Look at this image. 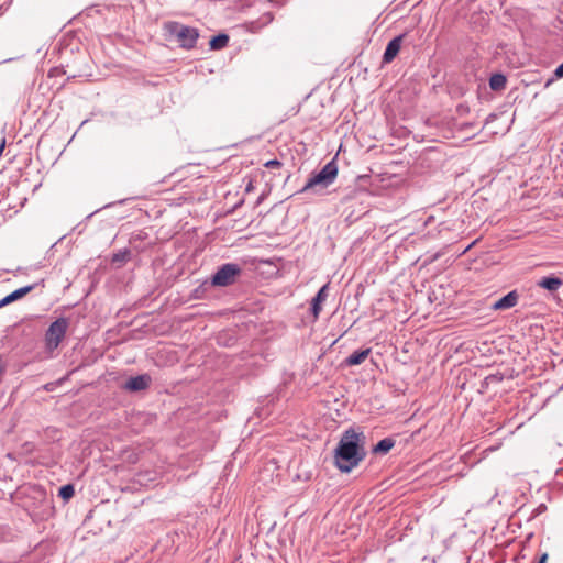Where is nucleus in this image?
<instances>
[{
    "label": "nucleus",
    "mask_w": 563,
    "mask_h": 563,
    "mask_svg": "<svg viewBox=\"0 0 563 563\" xmlns=\"http://www.w3.org/2000/svg\"><path fill=\"white\" fill-rule=\"evenodd\" d=\"M552 82H553V79H549V80L545 82V87H549Z\"/></svg>",
    "instance_id": "393cba45"
},
{
    "label": "nucleus",
    "mask_w": 563,
    "mask_h": 563,
    "mask_svg": "<svg viewBox=\"0 0 563 563\" xmlns=\"http://www.w3.org/2000/svg\"><path fill=\"white\" fill-rule=\"evenodd\" d=\"M506 77L501 74H495V90L505 88Z\"/></svg>",
    "instance_id": "f3484780"
},
{
    "label": "nucleus",
    "mask_w": 563,
    "mask_h": 563,
    "mask_svg": "<svg viewBox=\"0 0 563 563\" xmlns=\"http://www.w3.org/2000/svg\"><path fill=\"white\" fill-rule=\"evenodd\" d=\"M4 144H5V141H4V140H2V143L0 144V151H2V150H3Z\"/></svg>",
    "instance_id": "a878e982"
},
{
    "label": "nucleus",
    "mask_w": 563,
    "mask_h": 563,
    "mask_svg": "<svg viewBox=\"0 0 563 563\" xmlns=\"http://www.w3.org/2000/svg\"><path fill=\"white\" fill-rule=\"evenodd\" d=\"M242 268L236 263L221 265L211 277V285L214 287H228L233 285L241 276Z\"/></svg>",
    "instance_id": "20e7f679"
},
{
    "label": "nucleus",
    "mask_w": 563,
    "mask_h": 563,
    "mask_svg": "<svg viewBox=\"0 0 563 563\" xmlns=\"http://www.w3.org/2000/svg\"><path fill=\"white\" fill-rule=\"evenodd\" d=\"M38 284L27 285V286L21 287V288L16 289V290L12 291L11 294L7 295L5 297H3L0 300V308H2V307L7 306L9 303H12L13 301H16V300L23 298L25 295H27L33 289H35V287Z\"/></svg>",
    "instance_id": "1a4fd4ad"
},
{
    "label": "nucleus",
    "mask_w": 563,
    "mask_h": 563,
    "mask_svg": "<svg viewBox=\"0 0 563 563\" xmlns=\"http://www.w3.org/2000/svg\"><path fill=\"white\" fill-rule=\"evenodd\" d=\"M487 81H488V85H489L490 89H493V73L488 74Z\"/></svg>",
    "instance_id": "4be33fe9"
},
{
    "label": "nucleus",
    "mask_w": 563,
    "mask_h": 563,
    "mask_svg": "<svg viewBox=\"0 0 563 563\" xmlns=\"http://www.w3.org/2000/svg\"><path fill=\"white\" fill-rule=\"evenodd\" d=\"M58 495L65 499L68 500L75 495V488L71 484H66L59 488Z\"/></svg>",
    "instance_id": "dca6fc26"
},
{
    "label": "nucleus",
    "mask_w": 563,
    "mask_h": 563,
    "mask_svg": "<svg viewBox=\"0 0 563 563\" xmlns=\"http://www.w3.org/2000/svg\"><path fill=\"white\" fill-rule=\"evenodd\" d=\"M470 22L474 29L483 31L485 27L489 26V16L487 13L474 12L471 15Z\"/></svg>",
    "instance_id": "f8f14e48"
},
{
    "label": "nucleus",
    "mask_w": 563,
    "mask_h": 563,
    "mask_svg": "<svg viewBox=\"0 0 563 563\" xmlns=\"http://www.w3.org/2000/svg\"><path fill=\"white\" fill-rule=\"evenodd\" d=\"M151 382L152 378L148 374H142L128 379L124 387L130 391H141L148 388Z\"/></svg>",
    "instance_id": "0eeeda50"
},
{
    "label": "nucleus",
    "mask_w": 563,
    "mask_h": 563,
    "mask_svg": "<svg viewBox=\"0 0 563 563\" xmlns=\"http://www.w3.org/2000/svg\"><path fill=\"white\" fill-rule=\"evenodd\" d=\"M563 285L559 277H543L538 282V286L549 291H556Z\"/></svg>",
    "instance_id": "ddd939ff"
},
{
    "label": "nucleus",
    "mask_w": 563,
    "mask_h": 563,
    "mask_svg": "<svg viewBox=\"0 0 563 563\" xmlns=\"http://www.w3.org/2000/svg\"><path fill=\"white\" fill-rule=\"evenodd\" d=\"M165 29L177 40L181 48L191 49L196 46L199 37V32L196 27L184 25L179 22H168Z\"/></svg>",
    "instance_id": "7ed1b4c3"
},
{
    "label": "nucleus",
    "mask_w": 563,
    "mask_h": 563,
    "mask_svg": "<svg viewBox=\"0 0 563 563\" xmlns=\"http://www.w3.org/2000/svg\"><path fill=\"white\" fill-rule=\"evenodd\" d=\"M228 43L229 36L224 33H220L210 40L209 45L211 49L219 51L224 48L228 45Z\"/></svg>",
    "instance_id": "2eb2a0df"
},
{
    "label": "nucleus",
    "mask_w": 563,
    "mask_h": 563,
    "mask_svg": "<svg viewBox=\"0 0 563 563\" xmlns=\"http://www.w3.org/2000/svg\"><path fill=\"white\" fill-rule=\"evenodd\" d=\"M328 291H329V283H327L325 285H323L319 291L317 292V295L312 298L311 300V313L312 316L314 317V319H318L319 318V314L322 310V305L323 302L327 300L328 298Z\"/></svg>",
    "instance_id": "6e6552de"
},
{
    "label": "nucleus",
    "mask_w": 563,
    "mask_h": 563,
    "mask_svg": "<svg viewBox=\"0 0 563 563\" xmlns=\"http://www.w3.org/2000/svg\"><path fill=\"white\" fill-rule=\"evenodd\" d=\"M365 434L354 428L345 430L334 450L335 466L343 473L351 472L366 456Z\"/></svg>",
    "instance_id": "f257e3e1"
},
{
    "label": "nucleus",
    "mask_w": 563,
    "mask_h": 563,
    "mask_svg": "<svg viewBox=\"0 0 563 563\" xmlns=\"http://www.w3.org/2000/svg\"><path fill=\"white\" fill-rule=\"evenodd\" d=\"M246 191H251L252 190V183L250 181L249 185L246 186Z\"/></svg>",
    "instance_id": "b1692460"
},
{
    "label": "nucleus",
    "mask_w": 563,
    "mask_h": 563,
    "mask_svg": "<svg viewBox=\"0 0 563 563\" xmlns=\"http://www.w3.org/2000/svg\"><path fill=\"white\" fill-rule=\"evenodd\" d=\"M547 561H548V553H543L540 556L539 563H547Z\"/></svg>",
    "instance_id": "412c9836"
},
{
    "label": "nucleus",
    "mask_w": 563,
    "mask_h": 563,
    "mask_svg": "<svg viewBox=\"0 0 563 563\" xmlns=\"http://www.w3.org/2000/svg\"><path fill=\"white\" fill-rule=\"evenodd\" d=\"M405 37H406V34L402 33V34L394 37L391 41H389V43L387 44L386 49L384 52V55H383L384 64H389L395 59V57L398 55V53L401 48V44H402V41Z\"/></svg>",
    "instance_id": "423d86ee"
},
{
    "label": "nucleus",
    "mask_w": 563,
    "mask_h": 563,
    "mask_svg": "<svg viewBox=\"0 0 563 563\" xmlns=\"http://www.w3.org/2000/svg\"><path fill=\"white\" fill-rule=\"evenodd\" d=\"M280 166H282V163L278 159H271L265 163V167H267V168H277Z\"/></svg>",
    "instance_id": "6ab92c4d"
},
{
    "label": "nucleus",
    "mask_w": 563,
    "mask_h": 563,
    "mask_svg": "<svg viewBox=\"0 0 563 563\" xmlns=\"http://www.w3.org/2000/svg\"><path fill=\"white\" fill-rule=\"evenodd\" d=\"M518 302V294L516 291H510L506 296H504L501 299L495 301V310H506L509 308H512Z\"/></svg>",
    "instance_id": "9b49d317"
},
{
    "label": "nucleus",
    "mask_w": 563,
    "mask_h": 563,
    "mask_svg": "<svg viewBox=\"0 0 563 563\" xmlns=\"http://www.w3.org/2000/svg\"><path fill=\"white\" fill-rule=\"evenodd\" d=\"M338 176V165L334 159L327 163L321 170L313 174L299 190L300 194L307 191L318 192L321 189L329 187Z\"/></svg>",
    "instance_id": "f03ea898"
},
{
    "label": "nucleus",
    "mask_w": 563,
    "mask_h": 563,
    "mask_svg": "<svg viewBox=\"0 0 563 563\" xmlns=\"http://www.w3.org/2000/svg\"><path fill=\"white\" fill-rule=\"evenodd\" d=\"M554 75L558 78H562L563 77V63L555 69Z\"/></svg>",
    "instance_id": "aec40b11"
},
{
    "label": "nucleus",
    "mask_w": 563,
    "mask_h": 563,
    "mask_svg": "<svg viewBox=\"0 0 563 563\" xmlns=\"http://www.w3.org/2000/svg\"><path fill=\"white\" fill-rule=\"evenodd\" d=\"M4 372V366L2 363V356L0 355V375Z\"/></svg>",
    "instance_id": "5701e85b"
},
{
    "label": "nucleus",
    "mask_w": 563,
    "mask_h": 563,
    "mask_svg": "<svg viewBox=\"0 0 563 563\" xmlns=\"http://www.w3.org/2000/svg\"><path fill=\"white\" fill-rule=\"evenodd\" d=\"M68 327V319L64 317L56 319L49 324L45 333V344L48 350L53 351L58 347L67 332Z\"/></svg>",
    "instance_id": "39448f33"
},
{
    "label": "nucleus",
    "mask_w": 563,
    "mask_h": 563,
    "mask_svg": "<svg viewBox=\"0 0 563 563\" xmlns=\"http://www.w3.org/2000/svg\"><path fill=\"white\" fill-rule=\"evenodd\" d=\"M128 255H129L128 251L117 253V254L113 255L112 262L113 263H115V262H124L126 260Z\"/></svg>",
    "instance_id": "a211bd4d"
},
{
    "label": "nucleus",
    "mask_w": 563,
    "mask_h": 563,
    "mask_svg": "<svg viewBox=\"0 0 563 563\" xmlns=\"http://www.w3.org/2000/svg\"><path fill=\"white\" fill-rule=\"evenodd\" d=\"M371 352H372L371 347L354 351L350 356H347L343 361V365H345V366L360 365L369 356Z\"/></svg>",
    "instance_id": "9d476101"
},
{
    "label": "nucleus",
    "mask_w": 563,
    "mask_h": 563,
    "mask_svg": "<svg viewBox=\"0 0 563 563\" xmlns=\"http://www.w3.org/2000/svg\"><path fill=\"white\" fill-rule=\"evenodd\" d=\"M471 245L466 246L462 253H465L467 250H470Z\"/></svg>",
    "instance_id": "bb28decb"
},
{
    "label": "nucleus",
    "mask_w": 563,
    "mask_h": 563,
    "mask_svg": "<svg viewBox=\"0 0 563 563\" xmlns=\"http://www.w3.org/2000/svg\"><path fill=\"white\" fill-rule=\"evenodd\" d=\"M395 440L391 438H384L373 448L376 454H386L395 446Z\"/></svg>",
    "instance_id": "4468645a"
}]
</instances>
